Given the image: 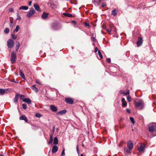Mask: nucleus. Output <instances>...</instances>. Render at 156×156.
Listing matches in <instances>:
<instances>
[{"instance_id": "09e8293b", "label": "nucleus", "mask_w": 156, "mask_h": 156, "mask_svg": "<svg viewBox=\"0 0 156 156\" xmlns=\"http://www.w3.org/2000/svg\"><path fill=\"white\" fill-rule=\"evenodd\" d=\"M36 82L40 85H41V83L40 82H39L38 80H36Z\"/></svg>"}, {"instance_id": "aec40b11", "label": "nucleus", "mask_w": 156, "mask_h": 156, "mask_svg": "<svg viewBox=\"0 0 156 156\" xmlns=\"http://www.w3.org/2000/svg\"><path fill=\"white\" fill-rule=\"evenodd\" d=\"M20 9H23L24 10H27L28 9V7L26 6H22L20 7Z\"/></svg>"}, {"instance_id": "c9c22d12", "label": "nucleus", "mask_w": 156, "mask_h": 156, "mask_svg": "<svg viewBox=\"0 0 156 156\" xmlns=\"http://www.w3.org/2000/svg\"><path fill=\"white\" fill-rule=\"evenodd\" d=\"M127 100L129 102H131L132 101V99L130 96H129L127 97Z\"/></svg>"}, {"instance_id": "2eb2a0df", "label": "nucleus", "mask_w": 156, "mask_h": 156, "mask_svg": "<svg viewBox=\"0 0 156 156\" xmlns=\"http://www.w3.org/2000/svg\"><path fill=\"white\" fill-rule=\"evenodd\" d=\"M66 112V110H64L58 112L57 114L58 115H61L65 114Z\"/></svg>"}, {"instance_id": "1a4fd4ad", "label": "nucleus", "mask_w": 156, "mask_h": 156, "mask_svg": "<svg viewBox=\"0 0 156 156\" xmlns=\"http://www.w3.org/2000/svg\"><path fill=\"white\" fill-rule=\"evenodd\" d=\"M65 101L66 103L70 104H72L73 102V100L70 98H65Z\"/></svg>"}, {"instance_id": "4468645a", "label": "nucleus", "mask_w": 156, "mask_h": 156, "mask_svg": "<svg viewBox=\"0 0 156 156\" xmlns=\"http://www.w3.org/2000/svg\"><path fill=\"white\" fill-rule=\"evenodd\" d=\"M20 120H25V121L27 122L28 121V119H27V118L24 115L21 116L20 117Z\"/></svg>"}, {"instance_id": "473e14b6", "label": "nucleus", "mask_w": 156, "mask_h": 156, "mask_svg": "<svg viewBox=\"0 0 156 156\" xmlns=\"http://www.w3.org/2000/svg\"><path fill=\"white\" fill-rule=\"evenodd\" d=\"M17 20H20L21 19V18L20 15V14L19 13L17 14Z\"/></svg>"}, {"instance_id": "c756f323", "label": "nucleus", "mask_w": 156, "mask_h": 156, "mask_svg": "<svg viewBox=\"0 0 156 156\" xmlns=\"http://www.w3.org/2000/svg\"><path fill=\"white\" fill-rule=\"evenodd\" d=\"M112 14L114 16H115L116 14L115 9L113 10L112 12Z\"/></svg>"}, {"instance_id": "bb28decb", "label": "nucleus", "mask_w": 156, "mask_h": 156, "mask_svg": "<svg viewBox=\"0 0 156 156\" xmlns=\"http://www.w3.org/2000/svg\"><path fill=\"white\" fill-rule=\"evenodd\" d=\"M50 7L51 8L53 9L55 8H56V6L53 3H51Z\"/></svg>"}, {"instance_id": "bf43d9fd", "label": "nucleus", "mask_w": 156, "mask_h": 156, "mask_svg": "<svg viewBox=\"0 0 156 156\" xmlns=\"http://www.w3.org/2000/svg\"><path fill=\"white\" fill-rule=\"evenodd\" d=\"M80 156H83V154H81V155H80Z\"/></svg>"}, {"instance_id": "3c124183", "label": "nucleus", "mask_w": 156, "mask_h": 156, "mask_svg": "<svg viewBox=\"0 0 156 156\" xmlns=\"http://www.w3.org/2000/svg\"><path fill=\"white\" fill-rule=\"evenodd\" d=\"M10 11L11 12H13V9L12 8H11L9 9Z\"/></svg>"}, {"instance_id": "e433bc0d", "label": "nucleus", "mask_w": 156, "mask_h": 156, "mask_svg": "<svg viewBox=\"0 0 156 156\" xmlns=\"http://www.w3.org/2000/svg\"><path fill=\"white\" fill-rule=\"evenodd\" d=\"M22 107L24 109H26L27 108V106L25 104H23Z\"/></svg>"}, {"instance_id": "0eeeda50", "label": "nucleus", "mask_w": 156, "mask_h": 156, "mask_svg": "<svg viewBox=\"0 0 156 156\" xmlns=\"http://www.w3.org/2000/svg\"><path fill=\"white\" fill-rule=\"evenodd\" d=\"M143 41L142 38L140 37H139L138 38V40L136 42L137 46L139 47L143 43Z\"/></svg>"}, {"instance_id": "b1692460", "label": "nucleus", "mask_w": 156, "mask_h": 156, "mask_svg": "<svg viewBox=\"0 0 156 156\" xmlns=\"http://www.w3.org/2000/svg\"><path fill=\"white\" fill-rule=\"evenodd\" d=\"M20 76L23 78V79H25V77L24 74L22 73V71L20 70Z\"/></svg>"}, {"instance_id": "c85d7f7f", "label": "nucleus", "mask_w": 156, "mask_h": 156, "mask_svg": "<svg viewBox=\"0 0 156 156\" xmlns=\"http://www.w3.org/2000/svg\"><path fill=\"white\" fill-rule=\"evenodd\" d=\"M19 28H20L19 26L18 25L17 26H16L15 29L14 30V32H17L18 31V30L19 29Z\"/></svg>"}, {"instance_id": "5fc2aeb1", "label": "nucleus", "mask_w": 156, "mask_h": 156, "mask_svg": "<svg viewBox=\"0 0 156 156\" xmlns=\"http://www.w3.org/2000/svg\"><path fill=\"white\" fill-rule=\"evenodd\" d=\"M32 2L31 1H30L29 2V5H31V4H32Z\"/></svg>"}, {"instance_id": "dca6fc26", "label": "nucleus", "mask_w": 156, "mask_h": 156, "mask_svg": "<svg viewBox=\"0 0 156 156\" xmlns=\"http://www.w3.org/2000/svg\"><path fill=\"white\" fill-rule=\"evenodd\" d=\"M23 101L24 102L28 104H30L31 102V100L29 98H25L23 99Z\"/></svg>"}, {"instance_id": "393cba45", "label": "nucleus", "mask_w": 156, "mask_h": 156, "mask_svg": "<svg viewBox=\"0 0 156 156\" xmlns=\"http://www.w3.org/2000/svg\"><path fill=\"white\" fill-rule=\"evenodd\" d=\"M19 97L18 94H16L14 100V102L15 103L17 102L18 101V99Z\"/></svg>"}, {"instance_id": "ddd939ff", "label": "nucleus", "mask_w": 156, "mask_h": 156, "mask_svg": "<svg viewBox=\"0 0 156 156\" xmlns=\"http://www.w3.org/2000/svg\"><path fill=\"white\" fill-rule=\"evenodd\" d=\"M122 106L123 107H125L127 105V103H126L125 99L122 98Z\"/></svg>"}, {"instance_id": "49530a36", "label": "nucleus", "mask_w": 156, "mask_h": 156, "mask_svg": "<svg viewBox=\"0 0 156 156\" xmlns=\"http://www.w3.org/2000/svg\"><path fill=\"white\" fill-rule=\"evenodd\" d=\"M53 140L50 139L49 141L48 142V144H50L51 143H52Z\"/></svg>"}, {"instance_id": "6e6d98bb", "label": "nucleus", "mask_w": 156, "mask_h": 156, "mask_svg": "<svg viewBox=\"0 0 156 156\" xmlns=\"http://www.w3.org/2000/svg\"><path fill=\"white\" fill-rule=\"evenodd\" d=\"M92 40L94 42L95 41V38L94 37H93Z\"/></svg>"}, {"instance_id": "39448f33", "label": "nucleus", "mask_w": 156, "mask_h": 156, "mask_svg": "<svg viewBox=\"0 0 156 156\" xmlns=\"http://www.w3.org/2000/svg\"><path fill=\"white\" fill-rule=\"evenodd\" d=\"M7 46L9 48H11L13 46L14 42L12 39H9L7 42Z\"/></svg>"}, {"instance_id": "412c9836", "label": "nucleus", "mask_w": 156, "mask_h": 156, "mask_svg": "<svg viewBox=\"0 0 156 156\" xmlns=\"http://www.w3.org/2000/svg\"><path fill=\"white\" fill-rule=\"evenodd\" d=\"M16 51H17L19 49V48L20 47V43L18 41H16Z\"/></svg>"}, {"instance_id": "ea45409f", "label": "nucleus", "mask_w": 156, "mask_h": 156, "mask_svg": "<svg viewBox=\"0 0 156 156\" xmlns=\"http://www.w3.org/2000/svg\"><path fill=\"white\" fill-rule=\"evenodd\" d=\"M106 61L108 63H110L111 62V59L109 58H108L106 59Z\"/></svg>"}, {"instance_id": "680f3d73", "label": "nucleus", "mask_w": 156, "mask_h": 156, "mask_svg": "<svg viewBox=\"0 0 156 156\" xmlns=\"http://www.w3.org/2000/svg\"><path fill=\"white\" fill-rule=\"evenodd\" d=\"M82 146H83V147L84 146V145H83V144H82Z\"/></svg>"}, {"instance_id": "7ed1b4c3", "label": "nucleus", "mask_w": 156, "mask_h": 156, "mask_svg": "<svg viewBox=\"0 0 156 156\" xmlns=\"http://www.w3.org/2000/svg\"><path fill=\"white\" fill-rule=\"evenodd\" d=\"M135 105L139 109H142L144 107V103L142 100H140L136 102Z\"/></svg>"}, {"instance_id": "9d476101", "label": "nucleus", "mask_w": 156, "mask_h": 156, "mask_svg": "<svg viewBox=\"0 0 156 156\" xmlns=\"http://www.w3.org/2000/svg\"><path fill=\"white\" fill-rule=\"evenodd\" d=\"M50 107L51 110L53 112H55L58 110L57 107L54 105H51Z\"/></svg>"}, {"instance_id": "58836bf2", "label": "nucleus", "mask_w": 156, "mask_h": 156, "mask_svg": "<svg viewBox=\"0 0 156 156\" xmlns=\"http://www.w3.org/2000/svg\"><path fill=\"white\" fill-rule=\"evenodd\" d=\"M10 27L12 29L13 28V23H12V22L11 21L10 24Z\"/></svg>"}, {"instance_id": "603ef678", "label": "nucleus", "mask_w": 156, "mask_h": 156, "mask_svg": "<svg viewBox=\"0 0 156 156\" xmlns=\"http://www.w3.org/2000/svg\"><path fill=\"white\" fill-rule=\"evenodd\" d=\"M98 50V48L97 47H96L95 49V51H94L95 52H96Z\"/></svg>"}, {"instance_id": "4d7b16f0", "label": "nucleus", "mask_w": 156, "mask_h": 156, "mask_svg": "<svg viewBox=\"0 0 156 156\" xmlns=\"http://www.w3.org/2000/svg\"><path fill=\"white\" fill-rule=\"evenodd\" d=\"M76 149H77V152H78V145L77 146Z\"/></svg>"}, {"instance_id": "f3484780", "label": "nucleus", "mask_w": 156, "mask_h": 156, "mask_svg": "<svg viewBox=\"0 0 156 156\" xmlns=\"http://www.w3.org/2000/svg\"><path fill=\"white\" fill-rule=\"evenodd\" d=\"M7 91V89H0V95H3L4 94L5 92Z\"/></svg>"}, {"instance_id": "6e6552de", "label": "nucleus", "mask_w": 156, "mask_h": 156, "mask_svg": "<svg viewBox=\"0 0 156 156\" xmlns=\"http://www.w3.org/2000/svg\"><path fill=\"white\" fill-rule=\"evenodd\" d=\"M145 148V145L144 144H140L139 147L138 148V151L140 152H143Z\"/></svg>"}, {"instance_id": "c03bdc74", "label": "nucleus", "mask_w": 156, "mask_h": 156, "mask_svg": "<svg viewBox=\"0 0 156 156\" xmlns=\"http://www.w3.org/2000/svg\"><path fill=\"white\" fill-rule=\"evenodd\" d=\"M94 2H96L98 3H99L100 2V0H94Z\"/></svg>"}, {"instance_id": "cd10ccee", "label": "nucleus", "mask_w": 156, "mask_h": 156, "mask_svg": "<svg viewBox=\"0 0 156 156\" xmlns=\"http://www.w3.org/2000/svg\"><path fill=\"white\" fill-rule=\"evenodd\" d=\"M98 55L101 59L103 58V56L101 55L100 51L99 50H98Z\"/></svg>"}, {"instance_id": "79ce46f5", "label": "nucleus", "mask_w": 156, "mask_h": 156, "mask_svg": "<svg viewBox=\"0 0 156 156\" xmlns=\"http://www.w3.org/2000/svg\"><path fill=\"white\" fill-rule=\"evenodd\" d=\"M105 29L107 31H108V32H110L112 31V30L110 29H108L107 28H106Z\"/></svg>"}, {"instance_id": "f257e3e1", "label": "nucleus", "mask_w": 156, "mask_h": 156, "mask_svg": "<svg viewBox=\"0 0 156 156\" xmlns=\"http://www.w3.org/2000/svg\"><path fill=\"white\" fill-rule=\"evenodd\" d=\"M149 131L153 135V136H156V123H153L148 127Z\"/></svg>"}, {"instance_id": "f8f14e48", "label": "nucleus", "mask_w": 156, "mask_h": 156, "mask_svg": "<svg viewBox=\"0 0 156 156\" xmlns=\"http://www.w3.org/2000/svg\"><path fill=\"white\" fill-rule=\"evenodd\" d=\"M120 93L125 95H129V90H127L126 92H125L123 90H121L120 91Z\"/></svg>"}, {"instance_id": "a18cd8bd", "label": "nucleus", "mask_w": 156, "mask_h": 156, "mask_svg": "<svg viewBox=\"0 0 156 156\" xmlns=\"http://www.w3.org/2000/svg\"><path fill=\"white\" fill-rule=\"evenodd\" d=\"M84 24L86 26H89V23H85Z\"/></svg>"}, {"instance_id": "72a5a7b5", "label": "nucleus", "mask_w": 156, "mask_h": 156, "mask_svg": "<svg viewBox=\"0 0 156 156\" xmlns=\"http://www.w3.org/2000/svg\"><path fill=\"white\" fill-rule=\"evenodd\" d=\"M9 29L8 28H5V30H4V32L5 33H8L9 32Z\"/></svg>"}, {"instance_id": "e2e57ef3", "label": "nucleus", "mask_w": 156, "mask_h": 156, "mask_svg": "<svg viewBox=\"0 0 156 156\" xmlns=\"http://www.w3.org/2000/svg\"><path fill=\"white\" fill-rule=\"evenodd\" d=\"M0 156H3V155H0Z\"/></svg>"}, {"instance_id": "5701e85b", "label": "nucleus", "mask_w": 156, "mask_h": 156, "mask_svg": "<svg viewBox=\"0 0 156 156\" xmlns=\"http://www.w3.org/2000/svg\"><path fill=\"white\" fill-rule=\"evenodd\" d=\"M58 143V139L57 137H55L54 139L53 143L54 144L56 145Z\"/></svg>"}, {"instance_id": "37998d69", "label": "nucleus", "mask_w": 156, "mask_h": 156, "mask_svg": "<svg viewBox=\"0 0 156 156\" xmlns=\"http://www.w3.org/2000/svg\"><path fill=\"white\" fill-rule=\"evenodd\" d=\"M126 111L128 113H129L130 112V110L129 108H126Z\"/></svg>"}, {"instance_id": "f704fd0d", "label": "nucleus", "mask_w": 156, "mask_h": 156, "mask_svg": "<svg viewBox=\"0 0 156 156\" xmlns=\"http://www.w3.org/2000/svg\"><path fill=\"white\" fill-rule=\"evenodd\" d=\"M35 116L36 117L40 118L41 116V114L37 113L35 115Z\"/></svg>"}, {"instance_id": "a878e982", "label": "nucleus", "mask_w": 156, "mask_h": 156, "mask_svg": "<svg viewBox=\"0 0 156 156\" xmlns=\"http://www.w3.org/2000/svg\"><path fill=\"white\" fill-rule=\"evenodd\" d=\"M64 15L66 16H67L69 17H71L72 16V15L68 13H64Z\"/></svg>"}, {"instance_id": "de8ad7c7", "label": "nucleus", "mask_w": 156, "mask_h": 156, "mask_svg": "<svg viewBox=\"0 0 156 156\" xmlns=\"http://www.w3.org/2000/svg\"><path fill=\"white\" fill-rule=\"evenodd\" d=\"M101 5L102 7H104L106 6V5L105 3H102Z\"/></svg>"}, {"instance_id": "13d9d810", "label": "nucleus", "mask_w": 156, "mask_h": 156, "mask_svg": "<svg viewBox=\"0 0 156 156\" xmlns=\"http://www.w3.org/2000/svg\"><path fill=\"white\" fill-rule=\"evenodd\" d=\"M55 129V126H53V132H54V131Z\"/></svg>"}, {"instance_id": "f03ea898", "label": "nucleus", "mask_w": 156, "mask_h": 156, "mask_svg": "<svg viewBox=\"0 0 156 156\" xmlns=\"http://www.w3.org/2000/svg\"><path fill=\"white\" fill-rule=\"evenodd\" d=\"M133 144L131 141H129L127 142V147L125 148V151L128 153H131V150L133 148Z\"/></svg>"}, {"instance_id": "052dcab7", "label": "nucleus", "mask_w": 156, "mask_h": 156, "mask_svg": "<svg viewBox=\"0 0 156 156\" xmlns=\"http://www.w3.org/2000/svg\"><path fill=\"white\" fill-rule=\"evenodd\" d=\"M73 22L74 23H75L76 22L75 21H73Z\"/></svg>"}, {"instance_id": "a19ab883", "label": "nucleus", "mask_w": 156, "mask_h": 156, "mask_svg": "<svg viewBox=\"0 0 156 156\" xmlns=\"http://www.w3.org/2000/svg\"><path fill=\"white\" fill-rule=\"evenodd\" d=\"M124 144V142L123 141H122L120 143V144H119V147H121Z\"/></svg>"}, {"instance_id": "4be33fe9", "label": "nucleus", "mask_w": 156, "mask_h": 156, "mask_svg": "<svg viewBox=\"0 0 156 156\" xmlns=\"http://www.w3.org/2000/svg\"><path fill=\"white\" fill-rule=\"evenodd\" d=\"M48 16V14L45 12H43L42 16V17L43 19H45Z\"/></svg>"}, {"instance_id": "6ab92c4d", "label": "nucleus", "mask_w": 156, "mask_h": 156, "mask_svg": "<svg viewBox=\"0 0 156 156\" xmlns=\"http://www.w3.org/2000/svg\"><path fill=\"white\" fill-rule=\"evenodd\" d=\"M31 88L33 90H34L36 92H37L38 91L37 88L35 87V85L32 86Z\"/></svg>"}, {"instance_id": "4c0bfd02", "label": "nucleus", "mask_w": 156, "mask_h": 156, "mask_svg": "<svg viewBox=\"0 0 156 156\" xmlns=\"http://www.w3.org/2000/svg\"><path fill=\"white\" fill-rule=\"evenodd\" d=\"M65 155V149H63L62 151V154H61V155L62 156H64Z\"/></svg>"}, {"instance_id": "423d86ee", "label": "nucleus", "mask_w": 156, "mask_h": 156, "mask_svg": "<svg viewBox=\"0 0 156 156\" xmlns=\"http://www.w3.org/2000/svg\"><path fill=\"white\" fill-rule=\"evenodd\" d=\"M35 13V11L34 10L32 9H31L29 12L27 14V16L28 17H31Z\"/></svg>"}, {"instance_id": "7c9ffc66", "label": "nucleus", "mask_w": 156, "mask_h": 156, "mask_svg": "<svg viewBox=\"0 0 156 156\" xmlns=\"http://www.w3.org/2000/svg\"><path fill=\"white\" fill-rule=\"evenodd\" d=\"M12 37L14 39H16L17 38L16 36L14 34H11Z\"/></svg>"}, {"instance_id": "20e7f679", "label": "nucleus", "mask_w": 156, "mask_h": 156, "mask_svg": "<svg viewBox=\"0 0 156 156\" xmlns=\"http://www.w3.org/2000/svg\"><path fill=\"white\" fill-rule=\"evenodd\" d=\"M11 61L12 63H14L16 60V52L15 51H13L11 54Z\"/></svg>"}, {"instance_id": "2f4dec72", "label": "nucleus", "mask_w": 156, "mask_h": 156, "mask_svg": "<svg viewBox=\"0 0 156 156\" xmlns=\"http://www.w3.org/2000/svg\"><path fill=\"white\" fill-rule=\"evenodd\" d=\"M130 121H131V122H132L134 124L135 123V121L134 120V119L133 117H130Z\"/></svg>"}, {"instance_id": "a211bd4d", "label": "nucleus", "mask_w": 156, "mask_h": 156, "mask_svg": "<svg viewBox=\"0 0 156 156\" xmlns=\"http://www.w3.org/2000/svg\"><path fill=\"white\" fill-rule=\"evenodd\" d=\"M34 6L35 9L38 11H40V9L39 6L37 4H35L34 5Z\"/></svg>"}, {"instance_id": "9b49d317", "label": "nucleus", "mask_w": 156, "mask_h": 156, "mask_svg": "<svg viewBox=\"0 0 156 156\" xmlns=\"http://www.w3.org/2000/svg\"><path fill=\"white\" fill-rule=\"evenodd\" d=\"M58 150V147L56 146H54L52 147L51 151L53 153H55Z\"/></svg>"}, {"instance_id": "864d4df0", "label": "nucleus", "mask_w": 156, "mask_h": 156, "mask_svg": "<svg viewBox=\"0 0 156 156\" xmlns=\"http://www.w3.org/2000/svg\"><path fill=\"white\" fill-rule=\"evenodd\" d=\"M20 98H24V95H20Z\"/></svg>"}, {"instance_id": "8fccbe9b", "label": "nucleus", "mask_w": 156, "mask_h": 156, "mask_svg": "<svg viewBox=\"0 0 156 156\" xmlns=\"http://www.w3.org/2000/svg\"><path fill=\"white\" fill-rule=\"evenodd\" d=\"M52 136H53V134L51 135V136H50V139L53 140Z\"/></svg>"}]
</instances>
